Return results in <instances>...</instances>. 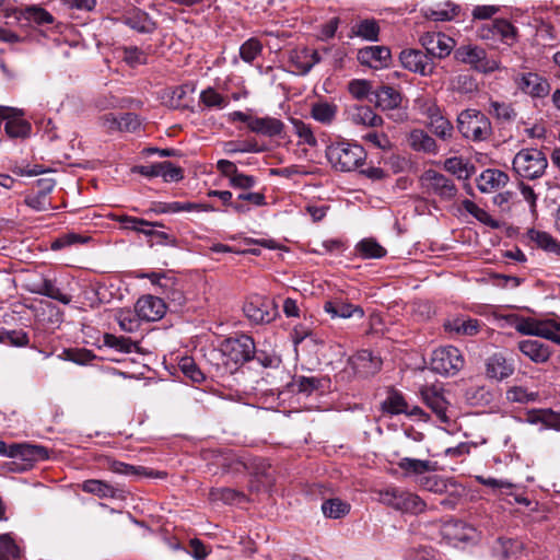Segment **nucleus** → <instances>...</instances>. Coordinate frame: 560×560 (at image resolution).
<instances>
[{"instance_id": "obj_55", "label": "nucleus", "mask_w": 560, "mask_h": 560, "mask_svg": "<svg viewBox=\"0 0 560 560\" xmlns=\"http://www.w3.org/2000/svg\"><path fill=\"white\" fill-rule=\"evenodd\" d=\"M200 101L207 107L223 108L228 105V100L212 88L201 92Z\"/></svg>"}, {"instance_id": "obj_59", "label": "nucleus", "mask_w": 560, "mask_h": 560, "mask_svg": "<svg viewBox=\"0 0 560 560\" xmlns=\"http://www.w3.org/2000/svg\"><path fill=\"white\" fill-rule=\"evenodd\" d=\"M179 368L182 372L192 382L199 383L205 380L203 373L191 358H183L179 363Z\"/></svg>"}, {"instance_id": "obj_34", "label": "nucleus", "mask_w": 560, "mask_h": 560, "mask_svg": "<svg viewBox=\"0 0 560 560\" xmlns=\"http://www.w3.org/2000/svg\"><path fill=\"white\" fill-rule=\"evenodd\" d=\"M33 293L44 295L56 300L65 305L71 303L72 298L63 293L52 280L44 279L40 283H37L34 289L31 290Z\"/></svg>"}, {"instance_id": "obj_39", "label": "nucleus", "mask_w": 560, "mask_h": 560, "mask_svg": "<svg viewBox=\"0 0 560 560\" xmlns=\"http://www.w3.org/2000/svg\"><path fill=\"white\" fill-rule=\"evenodd\" d=\"M311 115L315 120L329 125L336 118L337 106L327 102L315 103L312 106Z\"/></svg>"}, {"instance_id": "obj_50", "label": "nucleus", "mask_w": 560, "mask_h": 560, "mask_svg": "<svg viewBox=\"0 0 560 560\" xmlns=\"http://www.w3.org/2000/svg\"><path fill=\"white\" fill-rule=\"evenodd\" d=\"M383 409L390 413L408 412V404L398 392H392L383 402Z\"/></svg>"}, {"instance_id": "obj_9", "label": "nucleus", "mask_w": 560, "mask_h": 560, "mask_svg": "<svg viewBox=\"0 0 560 560\" xmlns=\"http://www.w3.org/2000/svg\"><path fill=\"white\" fill-rule=\"evenodd\" d=\"M245 316L256 325L271 323L278 315V307L273 301L261 295H252L244 304Z\"/></svg>"}, {"instance_id": "obj_45", "label": "nucleus", "mask_w": 560, "mask_h": 560, "mask_svg": "<svg viewBox=\"0 0 560 560\" xmlns=\"http://www.w3.org/2000/svg\"><path fill=\"white\" fill-rule=\"evenodd\" d=\"M104 345L106 347L116 349L117 351L130 353L132 351H138V345L133 342L130 338L126 337H117L115 335L105 334L103 338Z\"/></svg>"}, {"instance_id": "obj_1", "label": "nucleus", "mask_w": 560, "mask_h": 560, "mask_svg": "<svg viewBox=\"0 0 560 560\" xmlns=\"http://www.w3.org/2000/svg\"><path fill=\"white\" fill-rule=\"evenodd\" d=\"M326 158L336 171L352 172L364 163L366 152L360 144L340 141L327 147Z\"/></svg>"}, {"instance_id": "obj_53", "label": "nucleus", "mask_w": 560, "mask_h": 560, "mask_svg": "<svg viewBox=\"0 0 560 560\" xmlns=\"http://www.w3.org/2000/svg\"><path fill=\"white\" fill-rule=\"evenodd\" d=\"M262 45L256 38H249L240 47V56L243 61L250 63L261 54Z\"/></svg>"}, {"instance_id": "obj_15", "label": "nucleus", "mask_w": 560, "mask_h": 560, "mask_svg": "<svg viewBox=\"0 0 560 560\" xmlns=\"http://www.w3.org/2000/svg\"><path fill=\"white\" fill-rule=\"evenodd\" d=\"M289 61L296 74L305 75L320 61V56L317 50L296 47L290 51Z\"/></svg>"}, {"instance_id": "obj_36", "label": "nucleus", "mask_w": 560, "mask_h": 560, "mask_svg": "<svg viewBox=\"0 0 560 560\" xmlns=\"http://www.w3.org/2000/svg\"><path fill=\"white\" fill-rule=\"evenodd\" d=\"M320 385L322 381L317 377L295 376L288 384V389L290 393H298L310 396L313 392L317 390Z\"/></svg>"}, {"instance_id": "obj_24", "label": "nucleus", "mask_w": 560, "mask_h": 560, "mask_svg": "<svg viewBox=\"0 0 560 560\" xmlns=\"http://www.w3.org/2000/svg\"><path fill=\"white\" fill-rule=\"evenodd\" d=\"M518 350L535 363H545L551 355L548 345L537 339H525L518 342Z\"/></svg>"}, {"instance_id": "obj_48", "label": "nucleus", "mask_w": 560, "mask_h": 560, "mask_svg": "<svg viewBox=\"0 0 560 560\" xmlns=\"http://www.w3.org/2000/svg\"><path fill=\"white\" fill-rule=\"evenodd\" d=\"M322 511L326 517L339 518L350 511V505L340 499H329L322 504Z\"/></svg>"}, {"instance_id": "obj_52", "label": "nucleus", "mask_w": 560, "mask_h": 560, "mask_svg": "<svg viewBox=\"0 0 560 560\" xmlns=\"http://www.w3.org/2000/svg\"><path fill=\"white\" fill-rule=\"evenodd\" d=\"M355 34L366 40H377L380 27L375 20H363L355 26Z\"/></svg>"}, {"instance_id": "obj_60", "label": "nucleus", "mask_w": 560, "mask_h": 560, "mask_svg": "<svg viewBox=\"0 0 560 560\" xmlns=\"http://www.w3.org/2000/svg\"><path fill=\"white\" fill-rule=\"evenodd\" d=\"M506 398L508 400L513 402L525 404L528 401H535L537 398V394L534 392H528L524 387L515 386L506 392Z\"/></svg>"}, {"instance_id": "obj_11", "label": "nucleus", "mask_w": 560, "mask_h": 560, "mask_svg": "<svg viewBox=\"0 0 560 560\" xmlns=\"http://www.w3.org/2000/svg\"><path fill=\"white\" fill-rule=\"evenodd\" d=\"M421 396L425 405L442 423L450 424L455 418V410L435 387H424Z\"/></svg>"}, {"instance_id": "obj_7", "label": "nucleus", "mask_w": 560, "mask_h": 560, "mask_svg": "<svg viewBox=\"0 0 560 560\" xmlns=\"http://www.w3.org/2000/svg\"><path fill=\"white\" fill-rule=\"evenodd\" d=\"M455 58L475 70L482 73H490L500 68L495 59H489L482 47L476 45H463L455 50Z\"/></svg>"}, {"instance_id": "obj_57", "label": "nucleus", "mask_w": 560, "mask_h": 560, "mask_svg": "<svg viewBox=\"0 0 560 560\" xmlns=\"http://www.w3.org/2000/svg\"><path fill=\"white\" fill-rule=\"evenodd\" d=\"M114 124L121 131L133 132L138 130L141 126V121L138 115L133 113H126L121 115L119 118L114 119Z\"/></svg>"}, {"instance_id": "obj_19", "label": "nucleus", "mask_w": 560, "mask_h": 560, "mask_svg": "<svg viewBox=\"0 0 560 560\" xmlns=\"http://www.w3.org/2000/svg\"><path fill=\"white\" fill-rule=\"evenodd\" d=\"M515 83L521 91L534 97H544L550 90L548 81L533 72L517 75L515 78Z\"/></svg>"}, {"instance_id": "obj_64", "label": "nucleus", "mask_w": 560, "mask_h": 560, "mask_svg": "<svg viewBox=\"0 0 560 560\" xmlns=\"http://www.w3.org/2000/svg\"><path fill=\"white\" fill-rule=\"evenodd\" d=\"M557 330H560V325L555 324L551 320L537 322V325H535L534 336L552 341Z\"/></svg>"}, {"instance_id": "obj_23", "label": "nucleus", "mask_w": 560, "mask_h": 560, "mask_svg": "<svg viewBox=\"0 0 560 560\" xmlns=\"http://www.w3.org/2000/svg\"><path fill=\"white\" fill-rule=\"evenodd\" d=\"M323 307L332 318H350L352 316L362 318L364 316L362 307L348 303L342 298L326 301Z\"/></svg>"}, {"instance_id": "obj_16", "label": "nucleus", "mask_w": 560, "mask_h": 560, "mask_svg": "<svg viewBox=\"0 0 560 560\" xmlns=\"http://www.w3.org/2000/svg\"><path fill=\"white\" fill-rule=\"evenodd\" d=\"M358 60L370 68L383 69L389 66L392 54L386 46H368L358 51Z\"/></svg>"}, {"instance_id": "obj_42", "label": "nucleus", "mask_w": 560, "mask_h": 560, "mask_svg": "<svg viewBox=\"0 0 560 560\" xmlns=\"http://www.w3.org/2000/svg\"><path fill=\"white\" fill-rule=\"evenodd\" d=\"M19 12L21 18H24L25 20L37 23L39 25L49 24L54 20L49 12L36 5L21 8Z\"/></svg>"}, {"instance_id": "obj_51", "label": "nucleus", "mask_w": 560, "mask_h": 560, "mask_svg": "<svg viewBox=\"0 0 560 560\" xmlns=\"http://www.w3.org/2000/svg\"><path fill=\"white\" fill-rule=\"evenodd\" d=\"M361 139L370 143L371 145L381 149L383 151L390 149L392 142L388 136L383 131H377L375 128H371L370 131L362 135Z\"/></svg>"}, {"instance_id": "obj_44", "label": "nucleus", "mask_w": 560, "mask_h": 560, "mask_svg": "<svg viewBox=\"0 0 560 560\" xmlns=\"http://www.w3.org/2000/svg\"><path fill=\"white\" fill-rule=\"evenodd\" d=\"M0 343H9L12 347L23 348L30 343V337L23 329H2L0 331Z\"/></svg>"}, {"instance_id": "obj_37", "label": "nucleus", "mask_w": 560, "mask_h": 560, "mask_svg": "<svg viewBox=\"0 0 560 560\" xmlns=\"http://www.w3.org/2000/svg\"><path fill=\"white\" fill-rule=\"evenodd\" d=\"M489 114L502 124L512 122L517 116L512 104L492 100L489 103Z\"/></svg>"}, {"instance_id": "obj_28", "label": "nucleus", "mask_w": 560, "mask_h": 560, "mask_svg": "<svg viewBox=\"0 0 560 560\" xmlns=\"http://www.w3.org/2000/svg\"><path fill=\"white\" fill-rule=\"evenodd\" d=\"M250 131L267 136L275 137L282 132L284 125L281 120L273 117H255L248 121Z\"/></svg>"}, {"instance_id": "obj_30", "label": "nucleus", "mask_w": 560, "mask_h": 560, "mask_svg": "<svg viewBox=\"0 0 560 560\" xmlns=\"http://www.w3.org/2000/svg\"><path fill=\"white\" fill-rule=\"evenodd\" d=\"M397 465L406 476H417L418 478L423 477L425 472L434 471L436 469V464L431 460L411 457H401Z\"/></svg>"}, {"instance_id": "obj_6", "label": "nucleus", "mask_w": 560, "mask_h": 560, "mask_svg": "<svg viewBox=\"0 0 560 560\" xmlns=\"http://www.w3.org/2000/svg\"><path fill=\"white\" fill-rule=\"evenodd\" d=\"M222 355L234 364H244L254 358L255 342L248 335L225 339L220 347Z\"/></svg>"}, {"instance_id": "obj_32", "label": "nucleus", "mask_w": 560, "mask_h": 560, "mask_svg": "<svg viewBox=\"0 0 560 560\" xmlns=\"http://www.w3.org/2000/svg\"><path fill=\"white\" fill-rule=\"evenodd\" d=\"M408 141L416 151L436 154L438 144L435 140L421 129H415L409 133Z\"/></svg>"}, {"instance_id": "obj_3", "label": "nucleus", "mask_w": 560, "mask_h": 560, "mask_svg": "<svg viewBox=\"0 0 560 560\" xmlns=\"http://www.w3.org/2000/svg\"><path fill=\"white\" fill-rule=\"evenodd\" d=\"M457 129L464 138L475 142L485 141L492 135L489 118L475 108H467L458 114Z\"/></svg>"}, {"instance_id": "obj_21", "label": "nucleus", "mask_w": 560, "mask_h": 560, "mask_svg": "<svg viewBox=\"0 0 560 560\" xmlns=\"http://www.w3.org/2000/svg\"><path fill=\"white\" fill-rule=\"evenodd\" d=\"M347 119L353 125L377 128L384 122L383 118L375 114L370 106L353 105L347 109Z\"/></svg>"}, {"instance_id": "obj_47", "label": "nucleus", "mask_w": 560, "mask_h": 560, "mask_svg": "<svg viewBox=\"0 0 560 560\" xmlns=\"http://www.w3.org/2000/svg\"><path fill=\"white\" fill-rule=\"evenodd\" d=\"M357 252L363 258H382L386 255V249L373 238L362 240L357 245Z\"/></svg>"}, {"instance_id": "obj_46", "label": "nucleus", "mask_w": 560, "mask_h": 560, "mask_svg": "<svg viewBox=\"0 0 560 560\" xmlns=\"http://www.w3.org/2000/svg\"><path fill=\"white\" fill-rule=\"evenodd\" d=\"M529 237L542 249L560 255V245L549 233L530 230Z\"/></svg>"}, {"instance_id": "obj_4", "label": "nucleus", "mask_w": 560, "mask_h": 560, "mask_svg": "<svg viewBox=\"0 0 560 560\" xmlns=\"http://www.w3.org/2000/svg\"><path fill=\"white\" fill-rule=\"evenodd\" d=\"M380 502L404 513L419 514L425 510V502L418 494L395 487L380 491Z\"/></svg>"}, {"instance_id": "obj_41", "label": "nucleus", "mask_w": 560, "mask_h": 560, "mask_svg": "<svg viewBox=\"0 0 560 560\" xmlns=\"http://www.w3.org/2000/svg\"><path fill=\"white\" fill-rule=\"evenodd\" d=\"M529 421L533 423L541 422L547 428L560 431V411L539 409L529 415Z\"/></svg>"}, {"instance_id": "obj_49", "label": "nucleus", "mask_w": 560, "mask_h": 560, "mask_svg": "<svg viewBox=\"0 0 560 560\" xmlns=\"http://www.w3.org/2000/svg\"><path fill=\"white\" fill-rule=\"evenodd\" d=\"M117 322L121 330L133 332L140 326V318L137 316L136 311L120 310L116 315Z\"/></svg>"}, {"instance_id": "obj_56", "label": "nucleus", "mask_w": 560, "mask_h": 560, "mask_svg": "<svg viewBox=\"0 0 560 560\" xmlns=\"http://www.w3.org/2000/svg\"><path fill=\"white\" fill-rule=\"evenodd\" d=\"M116 221L121 223V225L125 230H130V231H136V232H138V230H142V226H162L161 223H153V222L147 221L144 219L129 217V215H118V217H116Z\"/></svg>"}, {"instance_id": "obj_2", "label": "nucleus", "mask_w": 560, "mask_h": 560, "mask_svg": "<svg viewBox=\"0 0 560 560\" xmlns=\"http://www.w3.org/2000/svg\"><path fill=\"white\" fill-rule=\"evenodd\" d=\"M547 167L546 154L536 148L520 150L512 161V171L520 179H538L544 176Z\"/></svg>"}, {"instance_id": "obj_31", "label": "nucleus", "mask_w": 560, "mask_h": 560, "mask_svg": "<svg viewBox=\"0 0 560 560\" xmlns=\"http://www.w3.org/2000/svg\"><path fill=\"white\" fill-rule=\"evenodd\" d=\"M513 371V365L500 353H494L487 361V375L491 378L501 381L512 375Z\"/></svg>"}, {"instance_id": "obj_14", "label": "nucleus", "mask_w": 560, "mask_h": 560, "mask_svg": "<svg viewBox=\"0 0 560 560\" xmlns=\"http://www.w3.org/2000/svg\"><path fill=\"white\" fill-rule=\"evenodd\" d=\"M419 42L425 49V54L432 59L435 57L440 59L447 57L455 44L453 38L450 36L435 32H427L422 34Z\"/></svg>"}, {"instance_id": "obj_18", "label": "nucleus", "mask_w": 560, "mask_h": 560, "mask_svg": "<svg viewBox=\"0 0 560 560\" xmlns=\"http://www.w3.org/2000/svg\"><path fill=\"white\" fill-rule=\"evenodd\" d=\"M242 465V468L254 476L260 478L265 486H272L275 483L273 469L270 464L264 458L258 457H234Z\"/></svg>"}, {"instance_id": "obj_33", "label": "nucleus", "mask_w": 560, "mask_h": 560, "mask_svg": "<svg viewBox=\"0 0 560 560\" xmlns=\"http://www.w3.org/2000/svg\"><path fill=\"white\" fill-rule=\"evenodd\" d=\"M459 11V5L451 1H446L425 9L424 15L432 21H451L458 15Z\"/></svg>"}, {"instance_id": "obj_12", "label": "nucleus", "mask_w": 560, "mask_h": 560, "mask_svg": "<svg viewBox=\"0 0 560 560\" xmlns=\"http://www.w3.org/2000/svg\"><path fill=\"white\" fill-rule=\"evenodd\" d=\"M22 116L21 109L0 105V119L5 120L4 131L10 138L25 139L30 137L32 126Z\"/></svg>"}, {"instance_id": "obj_5", "label": "nucleus", "mask_w": 560, "mask_h": 560, "mask_svg": "<svg viewBox=\"0 0 560 560\" xmlns=\"http://www.w3.org/2000/svg\"><path fill=\"white\" fill-rule=\"evenodd\" d=\"M464 363V357L456 347H440L432 352L431 369L439 374L455 375L463 369Z\"/></svg>"}, {"instance_id": "obj_61", "label": "nucleus", "mask_w": 560, "mask_h": 560, "mask_svg": "<svg viewBox=\"0 0 560 560\" xmlns=\"http://www.w3.org/2000/svg\"><path fill=\"white\" fill-rule=\"evenodd\" d=\"M293 128L298 137L306 144L314 147L317 143V140L310 127V125L304 124L302 120L293 119L292 120Z\"/></svg>"}, {"instance_id": "obj_54", "label": "nucleus", "mask_w": 560, "mask_h": 560, "mask_svg": "<svg viewBox=\"0 0 560 560\" xmlns=\"http://www.w3.org/2000/svg\"><path fill=\"white\" fill-rule=\"evenodd\" d=\"M417 481L422 489L433 493H443L447 489L446 481L436 475L423 476L418 478Z\"/></svg>"}, {"instance_id": "obj_25", "label": "nucleus", "mask_w": 560, "mask_h": 560, "mask_svg": "<svg viewBox=\"0 0 560 560\" xmlns=\"http://www.w3.org/2000/svg\"><path fill=\"white\" fill-rule=\"evenodd\" d=\"M509 175L497 168L485 170L477 179V187L481 192H491L503 188L509 183Z\"/></svg>"}, {"instance_id": "obj_13", "label": "nucleus", "mask_w": 560, "mask_h": 560, "mask_svg": "<svg viewBox=\"0 0 560 560\" xmlns=\"http://www.w3.org/2000/svg\"><path fill=\"white\" fill-rule=\"evenodd\" d=\"M399 60L405 69L422 77L431 75L435 67L433 59L419 49L401 50L399 54Z\"/></svg>"}, {"instance_id": "obj_35", "label": "nucleus", "mask_w": 560, "mask_h": 560, "mask_svg": "<svg viewBox=\"0 0 560 560\" xmlns=\"http://www.w3.org/2000/svg\"><path fill=\"white\" fill-rule=\"evenodd\" d=\"M81 488L84 492L94 494L101 499L116 498L118 491L112 485L98 479L85 480Z\"/></svg>"}, {"instance_id": "obj_27", "label": "nucleus", "mask_w": 560, "mask_h": 560, "mask_svg": "<svg viewBox=\"0 0 560 560\" xmlns=\"http://www.w3.org/2000/svg\"><path fill=\"white\" fill-rule=\"evenodd\" d=\"M9 457L21 458L26 462H37L48 458V451L40 445L13 443Z\"/></svg>"}, {"instance_id": "obj_10", "label": "nucleus", "mask_w": 560, "mask_h": 560, "mask_svg": "<svg viewBox=\"0 0 560 560\" xmlns=\"http://www.w3.org/2000/svg\"><path fill=\"white\" fill-rule=\"evenodd\" d=\"M477 36L482 40L500 39L503 44L512 46L517 40V28L505 19H493L477 28Z\"/></svg>"}, {"instance_id": "obj_29", "label": "nucleus", "mask_w": 560, "mask_h": 560, "mask_svg": "<svg viewBox=\"0 0 560 560\" xmlns=\"http://www.w3.org/2000/svg\"><path fill=\"white\" fill-rule=\"evenodd\" d=\"M122 21L127 26L142 34H149L155 30V23L149 14L138 9L125 14Z\"/></svg>"}, {"instance_id": "obj_62", "label": "nucleus", "mask_w": 560, "mask_h": 560, "mask_svg": "<svg viewBox=\"0 0 560 560\" xmlns=\"http://www.w3.org/2000/svg\"><path fill=\"white\" fill-rule=\"evenodd\" d=\"M444 168L456 175L458 178L468 176L467 163H465L462 158L454 156L446 159L444 162Z\"/></svg>"}, {"instance_id": "obj_17", "label": "nucleus", "mask_w": 560, "mask_h": 560, "mask_svg": "<svg viewBox=\"0 0 560 560\" xmlns=\"http://www.w3.org/2000/svg\"><path fill=\"white\" fill-rule=\"evenodd\" d=\"M166 312V305L161 298L145 295L136 303L137 316L147 322L161 319Z\"/></svg>"}, {"instance_id": "obj_43", "label": "nucleus", "mask_w": 560, "mask_h": 560, "mask_svg": "<svg viewBox=\"0 0 560 560\" xmlns=\"http://www.w3.org/2000/svg\"><path fill=\"white\" fill-rule=\"evenodd\" d=\"M464 209L470 213L474 218H476L479 222L492 228V229H499L501 226L500 222L495 219H493L486 210L477 206L471 200H464L463 201Z\"/></svg>"}, {"instance_id": "obj_40", "label": "nucleus", "mask_w": 560, "mask_h": 560, "mask_svg": "<svg viewBox=\"0 0 560 560\" xmlns=\"http://www.w3.org/2000/svg\"><path fill=\"white\" fill-rule=\"evenodd\" d=\"M38 184L42 186V190L35 196H28L25 203L34 210L44 211L47 209L46 197L52 190L54 183L49 179H39Z\"/></svg>"}, {"instance_id": "obj_38", "label": "nucleus", "mask_w": 560, "mask_h": 560, "mask_svg": "<svg viewBox=\"0 0 560 560\" xmlns=\"http://www.w3.org/2000/svg\"><path fill=\"white\" fill-rule=\"evenodd\" d=\"M430 127L433 133L443 140H448L453 136V125L448 119L440 115L438 110L430 114Z\"/></svg>"}, {"instance_id": "obj_8", "label": "nucleus", "mask_w": 560, "mask_h": 560, "mask_svg": "<svg viewBox=\"0 0 560 560\" xmlns=\"http://www.w3.org/2000/svg\"><path fill=\"white\" fill-rule=\"evenodd\" d=\"M420 184L425 194L438 196L442 200H452L457 194L454 182L434 170L425 171L420 176Z\"/></svg>"}, {"instance_id": "obj_26", "label": "nucleus", "mask_w": 560, "mask_h": 560, "mask_svg": "<svg viewBox=\"0 0 560 560\" xmlns=\"http://www.w3.org/2000/svg\"><path fill=\"white\" fill-rule=\"evenodd\" d=\"M374 98H371V102H374L376 107L382 110H393L400 107L402 97L401 94L394 88L384 85L378 90L372 93Z\"/></svg>"}, {"instance_id": "obj_63", "label": "nucleus", "mask_w": 560, "mask_h": 560, "mask_svg": "<svg viewBox=\"0 0 560 560\" xmlns=\"http://www.w3.org/2000/svg\"><path fill=\"white\" fill-rule=\"evenodd\" d=\"M406 557L408 560H442L440 553L432 547L410 549Z\"/></svg>"}, {"instance_id": "obj_22", "label": "nucleus", "mask_w": 560, "mask_h": 560, "mask_svg": "<svg viewBox=\"0 0 560 560\" xmlns=\"http://www.w3.org/2000/svg\"><path fill=\"white\" fill-rule=\"evenodd\" d=\"M444 329L453 336H476L481 328L480 320L466 316L448 318L443 324Z\"/></svg>"}, {"instance_id": "obj_58", "label": "nucleus", "mask_w": 560, "mask_h": 560, "mask_svg": "<svg viewBox=\"0 0 560 560\" xmlns=\"http://www.w3.org/2000/svg\"><path fill=\"white\" fill-rule=\"evenodd\" d=\"M159 177H162L165 182H178L183 178V170L171 162H160Z\"/></svg>"}, {"instance_id": "obj_20", "label": "nucleus", "mask_w": 560, "mask_h": 560, "mask_svg": "<svg viewBox=\"0 0 560 560\" xmlns=\"http://www.w3.org/2000/svg\"><path fill=\"white\" fill-rule=\"evenodd\" d=\"M349 362L353 371L363 377L374 375L382 366L381 358L373 355L370 350L359 351L349 360Z\"/></svg>"}]
</instances>
